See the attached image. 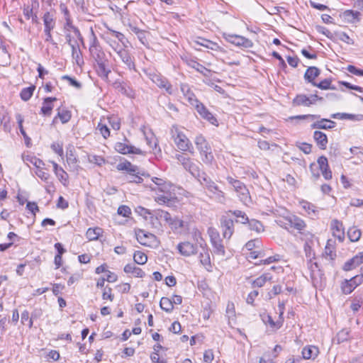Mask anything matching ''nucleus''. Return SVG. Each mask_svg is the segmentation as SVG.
Segmentation results:
<instances>
[{
    "mask_svg": "<svg viewBox=\"0 0 363 363\" xmlns=\"http://www.w3.org/2000/svg\"><path fill=\"white\" fill-rule=\"evenodd\" d=\"M286 224L290 226V228H294L299 233L305 229L306 225L305 222L296 216H291L286 218Z\"/></svg>",
    "mask_w": 363,
    "mask_h": 363,
    "instance_id": "obj_16",
    "label": "nucleus"
},
{
    "mask_svg": "<svg viewBox=\"0 0 363 363\" xmlns=\"http://www.w3.org/2000/svg\"><path fill=\"white\" fill-rule=\"evenodd\" d=\"M208 233L210 236L213 252L217 255L223 257L225 253V247L223 244V240L220 238L219 233L216 229L212 228H208Z\"/></svg>",
    "mask_w": 363,
    "mask_h": 363,
    "instance_id": "obj_8",
    "label": "nucleus"
},
{
    "mask_svg": "<svg viewBox=\"0 0 363 363\" xmlns=\"http://www.w3.org/2000/svg\"><path fill=\"white\" fill-rule=\"evenodd\" d=\"M350 331L347 329H343L337 335L338 342L346 341L349 338Z\"/></svg>",
    "mask_w": 363,
    "mask_h": 363,
    "instance_id": "obj_61",
    "label": "nucleus"
},
{
    "mask_svg": "<svg viewBox=\"0 0 363 363\" xmlns=\"http://www.w3.org/2000/svg\"><path fill=\"white\" fill-rule=\"evenodd\" d=\"M227 181L234 188V190L236 191L240 201L244 204L247 205L251 201V197L246 186L240 181L231 177H228Z\"/></svg>",
    "mask_w": 363,
    "mask_h": 363,
    "instance_id": "obj_6",
    "label": "nucleus"
},
{
    "mask_svg": "<svg viewBox=\"0 0 363 363\" xmlns=\"http://www.w3.org/2000/svg\"><path fill=\"white\" fill-rule=\"evenodd\" d=\"M177 250L183 256L189 257L196 253L197 247L190 242H184L177 245Z\"/></svg>",
    "mask_w": 363,
    "mask_h": 363,
    "instance_id": "obj_15",
    "label": "nucleus"
},
{
    "mask_svg": "<svg viewBox=\"0 0 363 363\" xmlns=\"http://www.w3.org/2000/svg\"><path fill=\"white\" fill-rule=\"evenodd\" d=\"M133 259L135 262L138 264H144L147 261V257L145 253L140 251H136L134 253Z\"/></svg>",
    "mask_w": 363,
    "mask_h": 363,
    "instance_id": "obj_46",
    "label": "nucleus"
},
{
    "mask_svg": "<svg viewBox=\"0 0 363 363\" xmlns=\"http://www.w3.org/2000/svg\"><path fill=\"white\" fill-rule=\"evenodd\" d=\"M362 233L357 227H351L347 231V236L351 242H357L359 240Z\"/></svg>",
    "mask_w": 363,
    "mask_h": 363,
    "instance_id": "obj_38",
    "label": "nucleus"
},
{
    "mask_svg": "<svg viewBox=\"0 0 363 363\" xmlns=\"http://www.w3.org/2000/svg\"><path fill=\"white\" fill-rule=\"evenodd\" d=\"M189 65L192 68L195 69L199 72L202 73L203 74H205L204 71H208V69L204 66L194 60L190 61Z\"/></svg>",
    "mask_w": 363,
    "mask_h": 363,
    "instance_id": "obj_60",
    "label": "nucleus"
},
{
    "mask_svg": "<svg viewBox=\"0 0 363 363\" xmlns=\"http://www.w3.org/2000/svg\"><path fill=\"white\" fill-rule=\"evenodd\" d=\"M194 143L200 152L202 162L206 164H211L214 160V157L211 147L205 138L201 135H197L195 138Z\"/></svg>",
    "mask_w": 363,
    "mask_h": 363,
    "instance_id": "obj_4",
    "label": "nucleus"
},
{
    "mask_svg": "<svg viewBox=\"0 0 363 363\" xmlns=\"http://www.w3.org/2000/svg\"><path fill=\"white\" fill-rule=\"evenodd\" d=\"M124 272L127 274H133L135 277L143 278L145 277V272L135 264H128L124 267Z\"/></svg>",
    "mask_w": 363,
    "mask_h": 363,
    "instance_id": "obj_27",
    "label": "nucleus"
},
{
    "mask_svg": "<svg viewBox=\"0 0 363 363\" xmlns=\"http://www.w3.org/2000/svg\"><path fill=\"white\" fill-rule=\"evenodd\" d=\"M56 100L57 99L55 97H48L45 99L41 107V113L45 116H50L53 108L52 102Z\"/></svg>",
    "mask_w": 363,
    "mask_h": 363,
    "instance_id": "obj_28",
    "label": "nucleus"
},
{
    "mask_svg": "<svg viewBox=\"0 0 363 363\" xmlns=\"http://www.w3.org/2000/svg\"><path fill=\"white\" fill-rule=\"evenodd\" d=\"M265 323L269 324L270 327L274 328L276 330L279 329L284 322V319H280L279 317V320L274 321L270 315H267L265 319L263 320Z\"/></svg>",
    "mask_w": 363,
    "mask_h": 363,
    "instance_id": "obj_42",
    "label": "nucleus"
},
{
    "mask_svg": "<svg viewBox=\"0 0 363 363\" xmlns=\"http://www.w3.org/2000/svg\"><path fill=\"white\" fill-rule=\"evenodd\" d=\"M139 174H140L139 169H138L137 172H133V173L129 174L128 180L130 182L136 183V184H140V183L143 182V179L140 176H139Z\"/></svg>",
    "mask_w": 363,
    "mask_h": 363,
    "instance_id": "obj_57",
    "label": "nucleus"
},
{
    "mask_svg": "<svg viewBox=\"0 0 363 363\" xmlns=\"http://www.w3.org/2000/svg\"><path fill=\"white\" fill-rule=\"evenodd\" d=\"M344 16L348 21L354 22L355 21H359V12L347 10L344 13Z\"/></svg>",
    "mask_w": 363,
    "mask_h": 363,
    "instance_id": "obj_49",
    "label": "nucleus"
},
{
    "mask_svg": "<svg viewBox=\"0 0 363 363\" xmlns=\"http://www.w3.org/2000/svg\"><path fill=\"white\" fill-rule=\"evenodd\" d=\"M272 276L270 273H264L255 279L252 282V287H262L264 286L267 281H271Z\"/></svg>",
    "mask_w": 363,
    "mask_h": 363,
    "instance_id": "obj_30",
    "label": "nucleus"
},
{
    "mask_svg": "<svg viewBox=\"0 0 363 363\" xmlns=\"http://www.w3.org/2000/svg\"><path fill=\"white\" fill-rule=\"evenodd\" d=\"M104 39L110 47L116 52L123 47L125 45V36L123 33L108 29L105 33Z\"/></svg>",
    "mask_w": 363,
    "mask_h": 363,
    "instance_id": "obj_5",
    "label": "nucleus"
},
{
    "mask_svg": "<svg viewBox=\"0 0 363 363\" xmlns=\"http://www.w3.org/2000/svg\"><path fill=\"white\" fill-rule=\"evenodd\" d=\"M201 264L208 271L212 269L210 253L207 248L202 247V251L199 253V256Z\"/></svg>",
    "mask_w": 363,
    "mask_h": 363,
    "instance_id": "obj_22",
    "label": "nucleus"
},
{
    "mask_svg": "<svg viewBox=\"0 0 363 363\" xmlns=\"http://www.w3.org/2000/svg\"><path fill=\"white\" fill-rule=\"evenodd\" d=\"M43 18L45 26L44 30H52L55 26V21L53 15L50 12H46L44 14Z\"/></svg>",
    "mask_w": 363,
    "mask_h": 363,
    "instance_id": "obj_31",
    "label": "nucleus"
},
{
    "mask_svg": "<svg viewBox=\"0 0 363 363\" xmlns=\"http://www.w3.org/2000/svg\"><path fill=\"white\" fill-rule=\"evenodd\" d=\"M171 135L175 145L180 150L189 151L191 154L194 153V148L191 143L178 126L173 125L172 127Z\"/></svg>",
    "mask_w": 363,
    "mask_h": 363,
    "instance_id": "obj_3",
    "label": "nucleus"
},
{
    "mask_svg": "<svg viewBox=\"0 0 363 363\" xmlns=\"http://www.w3.org/2000/svg\"><path fill=\"white\" fill-rule=\"evenodd\" d=\"M249 225V228L251 230H255L257 233H260L264 230V227L262 223L255 219H251L247 223Z\"/></svg>",
    "mask_w": 363,
    "mask_h": 363,
    "instance_id": "obj_44",
    "label": "nucleus"
},
{
    "mask_svg": "<svg viewBox=\"0 0 363 363\" xmlns=\"http://www.w3.org/2000/svg\"><path fill=\"white\" fill-rule=\"evenodd\" d=\"M335 122L329 119L323 118L311 124L313 129H332L335 126Z\"/></svg>",
    "mask_w": 363,
    "mask_h": 363,
    "instance_id": "obj_24",
    "label": "nucleus"
},
{
    "mask_svg": "<svg viewBox=\"0 0 363 363\" xmlns=\"http://www.w3.org/2000/svg\"><path fill=\"white\" fill-rule=\"evenodd\" d=\"M318 169H319L320 171L329 167H328V162L327 157L325 156H320L318 159Z\"/></svg>",
    "mask_w": 363,
    "mask_h": 363,
    "instance_id": "obj_64",
    "label": "nucleus"
},
{
    "mask_svg": "<svg viewBox=\"0 0 363 363\" xmlns=\"http://www.w3.org/2000/svg\"><path fill=\"white\" fill-rule=\"evenodd\" d=\"M89 52L97 62L103 61L105 54L100 46H89Z\"/></svg>",
    "mask_w": 363,
    "mask_h": 363,
    "instance_id": "obj_34",
    "label": "nucleus"
},
{
    "mask_svg": "<svg viewBox=\"0 0 363 363\" xmlns=\"http://www.w3.org/2000/svg\"><path fill=\"white\" fill-rule=\"evenodd\" d=\"M1 124L3 125L4 130L6 132L10 131L11 130V124H10V118L7 115H3L1 118Z\"/></svg>",
    "mask_w": 363,
    "mask_h": 363,
    "instance_id": "obj_63",
    "label": "nucleus"
},
{
    "mask_svg": "<svg viewBox=\"0 0 363 363\" xmlns=\"http://www.w3.org/2000/svg\"><path fill=\"white\" fill-rule=\"evenodd\" d=\"M152 81L159 87L164 89L168 94H172V86L165 77L155 74L152 77Z\"/></svg>",
    "mask_w": 363,
    "mask_h": 363,
    "instance_id": "obj_19",
    "label": "nucleus"
},
{
    "mask_svg": "<svg viewBox=\"0 0 363 363\" xmlns=\"http://www.w3.org/2000/svg\"><path fill=\"white\" fill-rule=\"evenodd\" d=\"M320 74V70L315 67H310L307 69L306 72L304 74V78L308 82L313 84L315 77H317Z\"/></svg>",
    "mask_w": 363,
    "mask_h": 363,
    "instance_id": "obj_33",
    "label": "nucleus"
},
{
    "mask_svg": "<svg viewBox=\"0 0 363 363\" xmlns=\"http://www.w3.org/2000/svg\"><path fill=\"white\" fill-rule=\"evenodd\" d=\"M116 54L128 69H135L133 57L130 55L128 50H127L125 47L117 51Z\"/></svg>",
    "mask_w": 363,
    "mask_h": 363,
    "instance_id": "obj_13",
    "label": "nucleus"
},
{
    "mask_svg": "<svg viewBox=\"0 0 363 363\" xmlns=\"http://www.w3.org/2000/svg\"><path fill=\"white\" fill-rule=\"evenodd\" d=\"M333 118L347 119L354 121H361L363 120V114H350L345 113H337L332 115Z\"/></svg>",
    "mask_w": 363,
    "mask_h": 363,
    "instance_id": "obj_26",
    "label": "nucleus"
},
{
    "mask_svg": "<svg viewBox=\"0 0 363 363\" xmlns=\"http://www.w3.org/2000/svg\"><path fill=\"white\" fill-rule=\"evenodd\" d=\"M146 142L155 155L161 152L160 148L157 145V140L153 135H152L150 138L146 137Z\"/></svg>",
    "mask_w": 363,
    "mask_h": 363,
    "instance_id": "obj_43",
    "label": "nucleus"
},
{
    "mask_svg": "<svg viewBox=\"0 0 363 363\" xmlns=\"http://www.w3.org/2000/svg\"><path fill=\"white\" fill-rule=\"evenodd\" d=\"M313 138L315 141L317 145L321 150H325L328 144V138L327 135L319 130H315L313 133Z\"/></svg>",
    "mask_w": 363,
    "mask_h": 363,
    "instance_id": "obj_23",
    "label": "nucleus"
},
{
    "mask_svg": "<svg viewBox=\"0 0 363 363\" xmlns=\"http://www.w3.org/2000/svg\"><path fill=\"white\" fill-rule=\"evenodd\" d=\"M331 82L330 79H325L321 81L320 83L313 82V85L314 86H317L321 89L327 90V89H333V87L330 86Z\"/></svg>",
    "mask_w": 363,
    "mask_h": 363,
    "instance_id": "obj_52",
    "label": "nucleus"
},
{
    "mask_svg": "<svg viewBox=\"0 0 363 363\" xmlns=\"http://www.w3.org/2000/svg\"><path fill=\"white\" fill-rule=\"evenodd\" d=\"M197 113L201 118L208 121L210 123L214 125H218V121L216 118L211 113L208 108L200 101L196 104L194 106Z\"/></svg>",
    "mask_w": 363,
    "mask_h": 363,
    "instance_id": "obj_12",
    "label": "nucleus"
},
{
    "mask_svg": "<svg viewBox=\"0 0 363 363\" xmlns=\"http://www.w3.org/2000/svg\"><path fill=\"white\" fill-rule=\"evenodd\" d=\"M226 315L228 318L229 323L230 320H234L235 317V306L233 303H228L226 307Z\"/></svg>",
    "mask_w": 363,
    "mask_h": 363,
    "instance_id": "obj_51",
    "label": "nucleus"
},
{
    "mask_svg": "<svg viewBox=\"0 0 363 363\" xmlns=\"http://www.w3.org/2000/svg\"><path fill=\"white\" fill-rule=\"evenodd\" d=\"M102 298L104 300H109L110 301H113L114 298V295L112 294V289L111 287L106 286L104 288Z\"/></svg>",
    "mask_w": 363,
    "mask_h": 363,
    "instance_id": "obj_62",
    "label": "nucleus"
},
{
    "mask_svg": "<svg viewBox=\"0 0 363 363\" xmlns=\"http://www.w3.org/2000/svg\"><path fill=\"white\" fill-rule=\"evenodd\" d=\"M199 183L206 188L212 195L211 197L220 203L225 201V194L220 190L216 183L203 172L199 174V177H196Z\"/></svg>",
    "mask_w": 363,
    "mask_h": 363,
    "instance_id": "obj_2",
    "label": "nucleus"
},
{
    "mask_svg": "<svg viewBox=\"0 0 363 363\" xmlns=\"http://www.w3.org/2000/svg\"><path fill=\"white\" fill-rule=\"evenodd\" d=\"M228 213L235 216L237 218L236 221L242 224L247 223L250 220L246 213L239 210L229 211Z\"/></svg>",
    "mask_w": 363,
    "mask_h": 363,
    "instance_id": "obj_37",
    "label": "nucleus"
},
{
    "mask_svg": "<svg viewBox=\"0 0 363 363\" xmlns=\"http://www.w3.org/2000/svg\"><path fill=\"white\" fill-rule=\"evenodd\" d=\"M103 230L101 228H89L86 233V238L90 240H96L102 234Z\"/></svg>",
    "mask_w": 363,
    "mask_h": 363,
    "instance_id": "obj_35",
    "label": "nucleus"
},
{
    "mask_svg": "<svg viewBox=\"0 0 363 363\" xmlns=\"http://www.w3.org/2000/svg\"><path fill=\"white\" fill-rule=\"evenodd\" d=\"M156 216L159 218L160 219L164 220L166 221L168 224L169 222H171L172 217L168 213L167 211H163V210H157L156 211Z\"/></svg>",
    "mask_w": 363,
    "mask_h": 363,
    "instance_id": "obj_50",
    "label": "nucleus"
},
{
    "mask_svg": "<svg viewBox=\"0 0 363 363\" xmlns=\"http://www.w3.org/2000/svg\"><path fill=\"white\" fill-rule=\"evenodd\" d=\"M331 230L334 237L337 238L340 242L345 239V229L341 221L335 219L331 222Z\"/></svg>",
    "mask_w": 363,
    "mask_h": 363,
    "instance_id": "obj_17",
    "label": "nucleus"
},
{
    "mask_svg": "<svg viewBox=\"0 0 363 363\" xmlns=\"http://www.w3.org/2000/svg\"><path fill=\"white\" fill-rule=\"evenodd\" d=\"M169 225L173 229L182 228L184 226V222L177 218H172Z\"/></svg>",
    "mask_w": 363,
    "mask_h": 363,
    "instance_id": "obj_59",
    "label": "nucleus"
},
{
    "mask_svg": "<svg viewBox=\"0 0 363 363\" xmlns=\"http://www.w3.org/2000/svg\"><path fill=\"white\" fill-rule=\"evenodd\" d=\"M321 100L322 98L318 97L316 94L311 95L310 96H307L305 94H299L297 95L293 100L294 106H310L311 105L315 103L317 100Z\"/></svg>",
    "mask_w": 363,
    "mask_h": 363,
    "instance_id": "obj_11",
    "label": "nucleus"
},
{
    "mask_svg": "<svg viewBox=\"0 0 363 363\" xmlns=\"http://www.w3.org/2000/svg\"><path fill=\"white\" fill-rule=\"evenodd\" d=\"M196 43L212 50H220V47L216 43H214L207 39L202 38L201 39V40L197 41Z\"/></svg>",
    "mask_w": 363,
    "mask_h": 363,
    "instance_id": "obj_40",
    "label": "nucleus"
},
{
    "mask_svg": "<svg viewBox=\"0 0 363 363\" xmlns=\"http://www.w3.org/2000/svg\"><path fill=\"white\" fill-rule=\"evenodd\" d=\"M116 169L118 171H125L127 173L137 172L138 167L131 164L130 162L125 160L116 165Z\"/></svg>",
    "mask_w": 363,
    "mask_h": 363,
    "instance_id": "obj_29",
    "label": "nucleus"
},
{
    "mask_svg": "<svg viewBox=\"0 0 363 363\" xmlns=\"http://www.w3.org/2000/svg\"><path fill=\"white\" fill-rule=\"evenodd\" d=\"M194 240L201 247L205 244V241L202 238L201 233L198 229H194L192 233Z\"/></svg>",
    "mask_w": 363,
    "mask_h": 363,
    "instance_id": "obj_55",
    "label": "nucleus"
},
{
    "mask_svg": "<svg viewBox=\"0 0 363 363\" xmlns=\"http://www.w3.org/2000/svg\"><path fill=\"white\" fill-rule=\"evenodd\" d=\"M180 89L184 98L188 101L189 104L194 106L199 101L196 99L195 94L187 84H182Z\"/></svg>",
    "mask_w": 363,
    "mask_h": 363,
    "instance_id": "obj_18",
    "label": "nucleus"
},
{
    "mask_svg": "<svg viewBox=\"0 0 363 363\" xmlns=\"http://www.w3.org/2000/svg\"><path fill=\"white\" fill-rule=\"evenodd\" d=\"M301 353L305 359H315L319 354V349L314 345H308L303 348Z\"/></svg>",
    "mask_w": 363,
    "mask_h": 363,
    "instance_id": "obj_21",
    "label": "nucleus"
},
{
    "mask_svg": "<svg viewBox=\"0 0 363 363\" xmlns=\"http://www.w3.org/2000/svg\"><path fill=\"white\" fill-rule=\"evenodd\" d=\"M108 123L111 128L115 130H118L121 128V120L117 116H111L108 118Z\"/></svg>",
    "mask_w": 363,
    "mask_h": 363,
    "instance_id": "obj_53",
    "label": "nucleus"
},
{
    "mask_svg": "<svg viewBox=\"0 0 363 363\" xmlns=\"http://www.w3.org/2000/svg\"><path fill=\"white\" fill-rule=\"evenodd\" d=\"M88 160L89 162L95 164L98 166H101L105 163V160L102 157L98 155H89Z\"/></svg>",
    "mask_w": 363,
    "mask_h": 363,
    "instance_id": "obj_56",
    "label": "nucleus"
},
{
    "mask_svg": "<svg viewBox=\"0 0 363 363\" xmlns=\"http://www.w3.org/2000/svg\"><path fill=\"white\" fill-rule=\"evenodd\" d=\"M160 306L163 311L167 313L172 312L174 308L172 300L167 297H162L161 298Z\"/></svg>",
    "mask_w": 363,
    "mask_h": 363,
    "instance_id": "obj_39",
    "label": "nucleus"
},
{
    "mask_svg": "<svg viewBox=\"0 0 363 363\" xmlns=\"http://www.w3.org/2000/svg\"><path fill=\"white\" fill-rule=\"evenodd\" d=\"M155 184V186H151L152 190L158 191L162 193V194H158L155 196V200L159 204H169L176 199L175 194L172 192L173 186L164 181L162 179L153 177L152 179Z\"/></svg>",
    "mask_w": 363,
    "mask_h": 363,
    "instance_id": "obj_1",
    "label": "nucleus"
},
{
    "mask_svg": "<svg viewBox=\"0 0 363 363\" xmlns=\"http://www.w3.org/2000/svg\"><path fill=\"white\" fill-rule=\"evenodd\" d=\"M220 225L223 237L230 239L234 233V222L233 219L223 216L220 220Z\"/></svg>",
    "mask_w": 363,
    "mask_h": 363,
    "instance_id": "obj_14",
    "label": "nucleus"
},
{
    "mask_svg": "<svg viewBox=\"0 0 363 363\" xmlns=\"http://www.w3.org/2000/svg\"><path fill=\"white\" fill-rule=\"evenodd\" d=\"M57 118H59L62 123H67L71 118V113L67 110H59L57 116L53 119V123L55 122Z\"/></svg>",
    "mask_w": 363,
    "mask_h": 363,
    "instance_id": "obj_41",
    "label": "nucleus"
},
{
    "mask_svg": "<svg viewBox=\"0 0 363 363\" xmlns=\"http://www.w3.org/2000/svg\"><path fill=\"white\" fill-rule=\"evenodd\" d=\"M72 56L76 64L82 66L84 64V60L82 56V52L79 49V45H72Z\"/></svg>",
    "mask_w": 363,
    "mask_h": 363,
    "instance_id": "obj_32",
    "label": "nucleus"
},
{
    "mask_svg": "<svg viewBox=\"0 0 363 363\" xmlns=\"http://www.w3.org/2000/svg\"><path fill=\"white\" fill-rule=\"evenodd\" d=\"M301 205L302 208L308 214H311V213L315 214L316 212L318 211L316 206L308 201H303L302 202H301Z\"/></svg>",
    "mask_w": 363,
    "mask_h": 363,
    "instance_id": "obj_47",
    "label": "nucleus"
},
{
    "mask_svg": "<svg viewBox=\"0 0 363 363\" xmlns=\"http://www.w3.org/2000/svg\"><path fill=\"white\" fill-rule=\"evenodd\" d=\"M34 90V86L23 89L20 94L21 99L25 101L29 100L33 96Z\"/></svg>",
    "mask_w": 363,
    "mask_h": 363,
    "instance_id": "obj_45",
    "label": "nucleus"
},
{
    "mask_svg": "<svg viewBox=\"0 0 363 363\" xmlns=\"http://www.w3.org/2000/svg\"><path fill=\"white\" fill-rule=\"evenodd\" d=\"M363 263V252H359L358 255L346 262L343 266L345 271H350L356 268Z\"/></svg>",
    "mask_w": 363,
    "mask_h": 363,
    "instance_id": "obj_20",
    "label": "nucleus"
},
{
    "mask_svg": "<svg viewBox=\"0 0 363 363\" xmlns=\"http://www.w3.org/2000/svg\"><path fill=\"white\" fill-rule=\"evenodd\" d=\"M96 130L99 131L101 135L106 139L110 136V130L106 124L99 123L97 125Z\"/></svg>",
    "mask_w": 363,
    "mask_h": 363,
    "instance_id": "obj_54",
    "label": "nucleus"
},
{
    "mask_svg": "<svg viewBox=\"0 0 363 363\" xmlns=\"http://www.w3.org/2000/svg\"><path fill=\"white\" fill-rule=\"evenodd\" d=\"M262 242L259 239H254L248 241L245 244V248L248 251L254 250L255 248H259L261 247Z\"/></svg>",
    "mask_w": 363,
    "mask_h": 363,
    "instance_id": "obj_48",
    "label": "nucleus"
},
{
    "mask_svg": "<svg viewBox=\"0 0 363 363\" xmlns=\"http://www.w3.org/2000/svg\"><path fill=\"white\" fill-rule=\"evenodd\" d=\"M114 148L118 152L123 155L136 154L145 155L144 151L125 143L118 142L115 144Z\"/></svg>",
    "mask_w": 363,
    "mask_h": 363,
    "instance_id": "obj_10",
    "label": "nucleus"
},
{
    "mask_svg": "<svg viewBox=\"0 0 363 363\" xmlns=\"http://www.w3.org/2000/svg\"><path fill=\"white\" fill-rule=\"evenodd\" d=\"M223 36L228 42L238 47L250 48L253 45L252 42L250 39L241 35L223 33Z\"/></svg>",
    "mask_w": 363,
    "mask_h": 363,
    "instance_id": "obj_9",
    "label": "nucleus"
},
{
    "mask_svg": "<svg viewBox=\"0 0 363 363\" xmlns=\"http://www.w3.org/2000/svg\"><path fill=\"white\" fill-rule=\"evenodd\" d=\"M183 167L189 172L194 177H199V174L202 172L199 166L195 164L190 158L183 164Z\"/></svg>",
    "mask_w": 363,
    "mask_h": 363,
    "instance_id": "obj_25",
    "label": "nucleus"
},
{
    "mask_svg": "<svg viewBox=\"0 0 363 363\" xmlns=\"http://www.w3.org/2000/svg\"><path fill=\"white\" fill-rule=\"evenodd\" d=\"M363 280L362 272H361V275H357L352 277L348 282L349 285H351L353 288H356L357 286L362 284Z\"/></svg>",
    "mask_w": 363,
    "mask_h": 363,
    "instance_id": "obj_58",
    "label": "nucleus"
},
{
    "mask_svg": "<svg viewBox=\"0 0 363 363\" xmlns=\"http://www.w3.org/2000/svg\"><path fill=\"white\" fill-rule=\"evenodd\" d=\"M52 166H53V170H54L56 176L59 178V179L62 182H67V172H65L62 167H59V165L55 162H52Z\"/></svg>",
    "mask_w": 363,
    "mask_h": 363,
    "instance_id": "obj_36",
    "label": "nucleus"
},
{
    "mask_svg": "<svg viewBox=\"0 0 363 363\" xmlns=\"http://www.w3.org/2000/svg\"><path fill=\"white\" fill-rule=\"evenodd\" d=\"M135 237L138 242L144 246L157 248L160 245L157 238L154 234L144 230L138 229L135 230Z\"/></svg>",
    "mask_w": 363,
    "mask_h": 363,
    "instance_id": "obj_7",
    "label": "nucleus"
}]
</instances>
